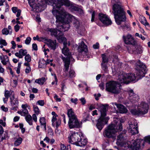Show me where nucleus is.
<instances>
[{
  "instance_id": "55",
  "label": "nucleus",
  "mask_w": 150,
  "mask_h": 150,
  "mask_svg": "<svg viewBox=\"0 0 150 150\" xmlns=\"http://www.w3.org/2000/svg\"><path fill=\"white\" fill-rule=\"evenodd\" d=\"M20 27L17 24L14 26V29L16 32H17L19 30Z\"/></svg>"
},
{
  "instance_id": "34",
  "label": "nucleus",
  "mask_w": 150,
  "mask_h": 150,
  "mask_svg": "<svg viewBox=\"0 0 150 150\" xmlns=\"http://www.w3.org/2000/svg\"><path fill=\"white\" fill-rule=\"evenodd\" d=\"M39 121L41 125L43 126V129L44 131H46V122L45 118L44 117L40 118V119Z\"/></svg>"
},
{
  "instance_id": "57",
  "label": "nucleus",
  "mask_w": 150,
  "mask_h": 150,
  "mask_svg": "<svg viewBox=\"0 0 150 150\" xmlns=\"http://www.w3.org/2000/svg\"><path fill=\"white\" fill-rule=\"evenodd\" d=\"M32 48L33 50H38V47L37 45L35 43H33L32 45Z\"/></svg>"
},
{
  "instance_id": "61",
  "label": "nucleus",
  "mask_w": 150,
  "mask_h": 150,
  "mask_svg": "<svg viewBox=\"0 0 150 150\" xmlns=\"http://www.w3.org/2000/svg\"><path fill=\"white\" fill-rule=\"evenodd\" d=\"M31 71V68L30 66L27 67L25 70V72L27 73H29Z\"/></svg>"
},
{
  "instance_id": "36",
  "label": "nucleus",
  "mask_w": 150,
  "mask_h": 150,
  "mask_svg": "<svg viewBox=\"0 0 150 150\" xmlns=\"http://www.w3.org/2000/svg\"><path fill=\"white\" fill-rule=\"evenodd\" d=\"M45 81V78L44 77H42L35 80V82L40 85H42Z\"/></svg>"
},
{
  "instance_id": "51",
  "label": "nucleus",
  "mask_w": 150,
  "mask_h": 150,
  "mask_svg": "<svg viewBox=\"0 0 150 150\" xmlns=\"http://www.w3.org/2000/svg\"><path fill=\"white\" fill-rule=\"evenodd\" d=\"M48 133L49 135H52L53 134V131L51 128H48Z\"/></svg>"
},
{
  "instance_id": "12",
  "label": "nucleus",
  "mask_w": 150,
  "mask_h": 150,
  "mask_svg": "<svg viewBox=\"0 0 150 150\" xmlns=\"http://www.w3.org/2000/svg\"><path fill=\"white\" fill-rule=\"evenodd\" d=\"M123 39L126 44L131 45L134 46H136L137 44L136 41L130 35H127L126 36L123 35Z\"/></svg>"
},
{
  "instance_id": "11",
  "label": "nucleus",
  "mask_w": 150,
  "mask_h": 150,
  "mask_svg": "<svg viewBox=\"0 0 150 150\" xmlns=\"http://www.w3.org/2000/svg\"><path fill=\"white\" fill-rule=\"evenodd\" d=\"M71 135L68 137L69 142L72 144L76 145L80 138V136L77 133L72 132Z\"/></svg>"
},
{
  "instance_id": "6",
  "label": "nucleus",
  "mask_w": 150,
  "mask_h": 150,
  "mask_svg": "<svg viewBox=\"0 0 150 150\" xmlns=\"http://www.w3.org/2000/svg\"><path fill=\"white\" fill-rule=\"evenodd\" d=\"M149 109L148 104L144 102H142L139 104L137 109L131 110V112L135 115H144L147 113Z\"/></svg>"
},
{
  "instance_id": "4",
  "label": "nucleus",
  "mask_w": 150,
  "mask_h": 150,
  "mask_svg": "<svg viewBox=\"0 0 150 150\" xmlns=\"http://www.w3.org/2000/svg\"><path fill=\"white\" fill-rule=\"evenodd\" d=\"M107 108V106L103 104H100L98 106V109L100 112L101 116L98 120L96 127L100 131L103 129L104 125L107 123L109 119L108 117H105L106 115Z\"/></svg>"
},
{
  "instance_id": "64",
  "label": "nucleus",
  "mask_w": 150,
  "mask_h": 150,
  "mask_svg": "<svg viewBox=\"0 0 150 150\" xmlns=\"http://www.w3.org/2000/svg\"><path fill=\"white\" fill-rule=\"evenodd\" d=\"M80 100L83 105H84L85 104L86 101L84 98H81Z\"/></svg>"
},
{
  "instance_id": "17",
  "label": "nucleus",
  "mask_w": 150,
  "mask_h": 150,
  "mask_svg": "<svg viewBox=\"0 0 150 150\" xmlns=\"http://www.w3.org/2000/svg\"><path fill=\"white\" fill-rule=\"evenodd\" d=\"M103 136L108 138L112 137V123H111L105 129L103 133Z\"/></svg>"
},
{
  "instance_id": "45",
  "label": "nucleus",
  "mask_w": 150,
  "mask_h": 150,
  "mask_svg": "<svg viewBox=\"0 0 150 150\" xmlns=\"http://www.w3.org/2000/svg\"><path fill=\"white\" fill-rule=\"evenodd\" d=\"M25 61L27 62H30L31 61V57L29 54H26L25 57Z\"/></svg>"
},
{
  "instance_id": "53",
  "label": "nucleus",
  "mask_w": 150,
  "mask_h": 150,
  "mask_svg": "<svg viewBox=\"0 0 150 150\" xmlns=\"http://www.w3.org/2000/svg\"><path fill=\"white\" fill-rule=\"evenodd\" d=\"M18 105H13V106H11L12 107L11 108V110H13L14 111H16L17 110Z\"/></svg>"
},
{
  "instance_id": "7",
  "label": "nucleus",
  "mask_w": 150,
  "mask_h": 150,
  "mask_svg": "<svg viewBox=\"0 0 150 150\" xmlns=\"http://www.w3.org/2000/svg\"><path fill=\"white\" fill-rule=\"evenodd\" d=\"M58 30V35L56 37L57 39L59 42H63V45H67V39L63 35L62 32L68 30L69 28L68 24H62V25L57 26Z\"/></svg>"
},
{
  "instance_id": "59",
  "label": "nucleus",
  "mask_w": 150,
  "mask_h": 150,
  "mask_svg": "<svg viewBox=\"0 0 150 150\" xmlns=\"http://www.w3.org/2000/svg\"><path fill=\"white\" fill-rule=\"evenodd\" d=\"M11 44H12V47L11 48L13 49H14L16 46V44L15 42L14 41H12L11 42Z\"/></svg>"
},
{
  "instance_id": "25",
  "label": "nucleus",
  "mask_w": 150,
  "mask_h": 150,
  "mask_svg": "<svg viewBox=\"0 0 150 150\" xmlns=\"http://www.w3.org/2000/svg\"><path fill=\"white\" fill-rule=\"evenodd\" d=\"M27 53V50H26L20 49L18 52L15 53V56L19 58H22L23 56L26 55Z\"/></svg>"
},
{
  "instance_id": "39",
  "label": "nucleus",
  "mask_w": 150,
  "mask_h": 150,
  "mask_svg": "<svg viewBox=\"0 0 150 150\" xmlns=\"http://www.w3.org/2000/svg\"><path fill=\"white\" fill-rule=\"evenodd\" d=\"M8 61V57L6 56H4L3 59L1 61V62L4 65H6L7 62Z\"/></svg>"
},
{
  "instance_id": "16",
  "label": "nucleus",
  "mask_w": 150,
  "mask_h": 150,
  "mask_svg": "<svg viewBox=\"0 0 150 150\" xmlns=\"http://www.w3.org/2000/svg\"><path fill=\"white\" fill-rule=\"evenodd\" d=\"M68 125L70 128H79L81 125L77 117L69 119Z\"/></svg>"
},
{
  "instance_id": "8",
  "label": "nucleus",
  "mask_w": 150,
  "mask_h": 150,
  "mask_svg": "<svg viewBox=\"0 0 150 150\" xmlns=\"http://www.w3.org/2000/svg\"><path fill=\"white\" fill-rule=\"evenodd\" d=\"M136 77L134 74H126L123 72L121 74L118 76V81L120 83L128 84L130 81H134Z\"/></svg>"
},
{
  "instance_id": "3",
  "label": "nucleus",
  "mask_w": 150,
  "mask_h": 150,
  "mask_svg": "<svg viewBox=\"0 0 150 150\" xmlns=\"http://www.w3.org/2000/svg\"><path fill=\"white\" fill-rule=\"evenodd\" d=\"M120 0H113V11L115 21L118 25L125 22L126 17L123 9L122 8Z\"/></svg>"
},
{
  "instance_id": "22",
  "label": "nucleus",
  "mask_w": 150,
  "mask_h": 150,
  "mask_svg": "<svg viewBox=\"0 0 150 150\" xmlns=\"http://www.w3.org/2000/svg\"><path fill=\"white\" fill-rule=\"evenodd\" d=\"M45 41L47 42V45L49 47L54 50L56 47V40L53 41L51 39H46Z\"/></svg>"
},
{
  "instance_id": "52",
  "label": "nucleus",
  "mask_w": 150,
  "mask_h": 150,
  "mask_svg": "<svg viewBox=\"0 0 150 150\" xmlns=\"http://www.w3.org/2000/svg\"><path fill=\"white\" fill-rule=\"evenodd\" d=\"M102 67V69L104 70L105 71H107V66L104 63H102L101 64Z\"/></svg>"
},
{
  "instance_id": "41",
  "label": "nucleus",
  "mask_w": 150,
  "mask_h": 150,
  "mask_svg": "<svg viewBox=\"0 0 150 150\" xmlns=\"http://www.w3.org/2000/svg\"><path fill=\"white\" fill-rule=\"evenodd\" d=\"M101 55L103 59V62L104 63L108 62V57L104 54H102Z\"/></svg>"
},
{
  "instance_id": "5",
  "label": "nucleus",
  "mask_w": 150,
  "mask_h": 150,
  "mask_svg": "<svg viewBox=\"0 0 150 150\" xmlns=\"http://www.w3.org/2000/svg\"><path fill=\"white\" fill-rule=\"evenodd\" d=\"M67 45H63V47L62 49V53L65 56H67L65 57L62 56L61 58L64 63V71L66 72L68 71L70 64V60L72 57L71 52L69 49L67 47Z\"/></svg>"
},
{
  "instance_id": "2",
  "label": "nucleus",
  "mask_w": 150,
  "mask_h": 150,
  "mask_svg": "<svg viewBox=\"0 0 150 150\" xmlns=\"http://www.w3.org/2000/svg\"><path fill=\"white\" fill-rule=\"evenodd\" d=\"M126 132V130H124L117 136V143L125 147L130 148L132 150H139L140 148L141 140L137 139L136 141L132 140L131 142L127 141Z\"/></svg>"
},
{
  "instance_id": "21",
  "label": "nucleus",
  "mask_w": 150,
  "mask_h": 150,
  "mask_svg": "<svg viewBox=\"0 0 150 150\" xmlns=\"http://www.w3.org/2000/svg\"><path fill=\"white\" fill-rule=\"evenodd\" d=\"M11 96H10V102L11 106L19 105L18 99L17 98H15V93L13 91H11Z\"/></svg>"
},
{
  "instance_id": "9",
  "label": "nucleus",
  "mask_w": 150,
  "mask_h": 150,
  "mask_svg": "<svg viewBox=\"0 0 150 150\" xmlns=\"http://www.w3.org/2000/svg\"><path fill=\"white\" fill-rule=\"evenodd\" d=\"M136 65L137 68L139 70L137 72V75L139 78L141 79L144 76L148 69L146 65L140 60L136 63Z\"/></svg>"
},
{
  "instance_id": "27",
  "label": "nucleus",
  "mask_w": 150,
  "mask_h": 150,
  "mask_svg": "<svg viewBox=\"0 0 150 150\" xmlns=\"http://www.w3.org/2000/svg\"><path fill=\"white\" fill-rule=\"evenodd\" d=\"M115 104L116 106L120 113H124L127 112V110L124 106L121 104H117L116 103H115Z\"/></svg>"
},
{
  "instance_id": "46",
  "label": "nucleus",
  "mask_w": 150,
  "mask_h": 150,
  "mask_svg": "<svg viewBox=\"0 0 150 150\" xmlns=\"http://www.w3.org/2000/svg\"><path fill=\"white\" fill-rule=\"evenodd\" d=\"M113 59H114L113 60H116V61L114 62V64H115V67L116 66V64H118L119 63L118 62V57L116 55H115V56H113Z\"/></svg>"
},
{
  "instance_id": "32",
  "label": "nucleus",
  "mask_w": 150,
  "mask_h": 150,
  "mask_svg": "<svg viewBox=\"0 0 150 150\" xmlns=\"http://www.w3.org/2000/svg\"><path fill=\"white\" fill-rule=\"evenodd\" d=\"M139 21L140 22L145 26H147L148 27H150V25L149 23L147 21L145 18L144 16H141L140 17Z\"/></svg>"
},
{
  "instance_id": "24",
  "label": "nucleus",
  "mask_w": 150,
  "mask_h": 150,
  "mask_svg": "<svg viewBox=\"0 0 150 150\" xmlns=\"http://www.w3.org/2000/svg\"><path fill=\"white\" fill-rule=\"evenodd\" d=\"M52 125L54 127L58 128L61 124V121L60 119H57L55 117H52Z\"/></svg>"
},
{
  "instance_id": "20",
  "label": "nucleus",
  "mask_w": 150,
  "mask_h": 150,
  "mask_svg": "<svg viewBox=\"0 0 150 150\" xmlns=\"http://www.w3.org/2000/svg\"><path fill=\"white\" fill-rule=\"evenodd\" d=\"M120 83L117 79V82L113 81V93L117 94L121 91Z\"/></svg>"
},
{
  "instance_id": "62",
  "label": "nucleus",
  "mask_w": 150,
  "mask_h": 150,
  "mask_svg": "<svg viewBox=\"0 0 150 150\" xmlns=\"http://www.w3.org/2000/svg\"><path fill=\"white\" fill-rule=\"evenodd\" d=\"M12 10L13 12L14 13H16L18 10L17 8L16 7H14L12 8Z\"/></svg>"
},
{
  "instance_id": "1",
  "label": "nucleus",
  "mask_w": 150,
  "mask_h": 150,
  "mask_svg": "<svg viewBox=\"0 0 150 150\" xmlns=\"http://www.w3.org/2000/svg\"><path fill=\"white\" fill-rule=\"evenodd\" d=\"M44 0L47 4L52 6V12L56 17L57 23H61L62 24H68L69 25V23L72 20L73 26L77 29L79 28L80 24L79 20L67 12L64 8L61 7L64 5L66 6H69L70 3L68 0Z\"/></svg>"
},
{
  "instance_id": "10",
  "label": "nucleus",
  "mask_w": 150,
  "mask_h": 150,
  "mask_svg": "<svg viewBox=\"0 0 150 150\" xmlns=\"http://www.w3.org/2000/svg\"><path fill=\"white\" fill-rule=\"evenodd\" d=\"M122 129V125L119 119L117 117L113 118V134L114 132L121 131Z\"/></svg>"
},
{
  "instance_id": "54",
  "label": "nucleus",
  "mask_w": 150,
  "mask_h": 150,
  "mask_svg": "<svg viewBox=\"0 0 150 150\" xmlns=\"http://www.w3.org/2000/svg\"><path fill=\"white\" fill-rule=\"evenodd\" d=\"M54 98L57 101L60 102L61 101V98H58V96L56 94H54Z\"/></svg>"
},
{
  "instance_id": "60",
  "label": "nucleus",
  "mask_w": 150,
  "mask_h": 150,
  "mask_svg": "<svg viewBox=\"0 0 150 150\" xmlns=\"http://www.w3.org/2000/svg\"><path fill=\"white\" fill-rule=\"evenodd\" d=\"M94 96L95 97V99L96 100H98V97L101 96V95L100 93H98L97 94H94Z\"/></svg>"
},
{
  "instance_id": "19",
  "label": "nucleus",
  "mask_w": 150,
  "mask_h": 150,
  "mask_svg": "<svg viewBox=\"0 0 150 150\" xmlns=\"http://www.w3.org/2000/svg\"><path fill=\"white\" fill-rule=\"evenodd\" d=\"M78 49L79 51L82 52H84L85 53L84 55L85 57L89 58L90 57L89 55L88 54V48L87 46L85 45L83 41H82L79 44Z\"/></svg>"
},
{
  "instance_id": "18",
  "label": "nucleus",
  "mask_w": 150,
  "mask_h": 150,
  "mask_svg": "<svg viewBox=\"0 0 150 150\" xmlns=\"http://www.w3.org/2000/svg\"><path fill=\"white\" fill-rule=\"evenodd\" d=\"M29 3L32 8L38 10L37 11L40 12L42 11L40 9L42 6L39 4L37 0H30L29 1Z\"/></svg>"
},
{
  "instance_id": "33",
  "label": "nucleus",
  "mask_w": 150,
  "mask_h": 150,
  "mask_svg": "<svg viewBox=\"0 0 150 150\" xmlns=\"http://www.w3.org/2000/svg\"><path fill=\"white\" fill-rule=\"evenodd\" d=\"M67 115L69 117V119L77 117L72 109L71 108L68 110Z\"/></svg>"
},
{
  "instance_id": "26",
  "label": "nucleus",
  "mask_w": 150,
  "mask_h": 150,
  "mask_svg": "<svg viewBox=\"0 0 150 150\" xmlns=\"http://www.w3.org/2000/svg\"><path fill=\"white\" fill-rule=\"evenodd\" d=\"M50 64V62L48 60H47L46 62L44 59H42L40 60L39 67L41 68H44L46 67L47 64Z\"/></svg>"
},
{
  "instance_id": "23",
  "label": "nucleus",
  "mask_w": 150,
  "mask_h": 150,
  "mask_svg": "<svg viewBox=\"0 0 150 150\" xmlns=\"http://www.w3.org/2000/svg\"><path fill=\"white\" fill-rule=\"evenodd\" d=\"M62 25V24H60V25H57V29H55L53 28H48L47 29V31L48 32H49L50 33V34L52 36H54V37L56 38L57 37L58 35V28H57V26H59Z\"/></svg>"
},
{
  "instance_id": "28",
  "label": "nucleus",
  "mask_w": 150,
  "mask_h": 150,
  "mask_svg": "<svg viewBox=\"0 0 150 150\" xmlns=\"http://www.w3.org/2000/svg\"><path fill=\"white\" fill-rule=\"evenodd\" d=\"M9 91L6 89L5 90L4 92V96L5 98H3V100L4 103H6L8 100V98L10 96H11V91Z\"/></svg>"
},
{
  "instance_id": "44",
  "label": "nucleus",
  "mask_w": 150,
  "mask_h": 150,
  "mask_svg": "<svg viewBox=\"0 0 150 150\" xmlns=\"http://www.w3.org/2000/svg\"><path fill=\"white\" fill-rule=\"evenodd\" d=\"M135 47L136 49V52L138 53H141L142 52V50L141 48V47L140 46H137L136 45Z\"/></svg>"
},
{
  "instance_id": "42",
  "label": "nucleus",
  "mask_w": 150,
  "mask_h": 150,
  "mask_svg": "<svg viewBox=\"0 0 150 150\" xmlns=\"http://www.w3.org/2000/svg\"><path fill=\"white\" fill-rule=\"evenodd\" d=\"M33 107L35 112L37 115H38L40 112V110L38 107L35 105H33Z\"/></svg>"
},
{
  "instance_id": "13",
  "label": "nucleus",
  "mask_w": 150,
  "mask_h": 150,
  "mask_svg": "<svg viewBox=\"0 0 150 150\" xmlns=\"http://www.w3.org/2000/svg\"><path fill=\"white\" fill-rule=\"evenodd\" d=\"M100 20L105 25H108L112 24V21L106 14L99 13L98 14Z\"/></svg>"
},
{
  "instance_id": "14",
  "label": "nucleus",
  "mask_w": 150,
  "mask_h": 150,
  "mask_svg": "<svg viewBox=\"0 0 150 150\" xmlns=\"http://www.w3.org/2000/svg\"><path fill=\"white\" fill-rule=\"evenodd\" d=\"M137 122H131L127 127L128 132L132 135L137 134L138 133V129Z\"/></svg>"
},
{
  "instance_id": "37",
  "label": "nucleus",
  "mask_w": 150,
  "mask_h": 150,
  "mask_svg": "<svg viewBox=\"0 0 150 150\" xmlns=\"http://www.w3.org/2000/svg\"><path fill=\"white\" fill-rule=\"evenodd\" d=\"M22 139L21 137H19L15 141L14 143L15 146H18L19 145L22 143Z\"/></svg>"
},
{
  "instance_id": "31",
  "label": "nucleus",
  "mask_w": 150,
  "mask_h": 150,
  "mask_svg": "<svg viewBox=\"0 0 150 150\" xmlns=\"http://www.w3.org/2000/svg\"><path fill=\"white\" fill-rule=\"evenodd\" d=\"M64 71L66 74L65 75H64V76L66 77L68 76L71 78L75 77L76 76L75 73L74 71L71 68L70 69L69 71V74L67 73L68 71L66 72H65Z\"/></svg>"
},
{
  "instance_id": "47",
  "label": "nucleus",
  "mask_w": 150,
  "mask_h": 150,
  "mask_svg": "<svg viewBox=\"0 0 150 150\" xmlns=\"http://www.w3.org/2000/svg\"><path fill=\"white\" fill-rule=\"evenodd\" d=\"M0 44L6 46L7 45V44L5 40L1 38L0 39Z\"/></svg>"
},
{
  "instance_id": "29",
  "label": "nucleus",
  "mask_w": 150,
  "mask_h": 150,
  "mask_svg": "<svg viewBox=\"0 0 150 150\" xmlns=\"http://www.w3.org/2000/svg\"><path fill=\"white\" fill-rule=\"evenodd\" d=\"M78 142L76 145V146H85L87 142V139H81L80 137L79 140H78Z\"/></svg>"
},
{
  "instance_id": "56",
  "label": "nucleus",
  "mask_w": 150,
  "mask_h": 150,
  "mask_svg": "<svg viewBox=\"0 0 150 150\" xmlns=\"http://www.w3.org/2000/svg\"><path fill=\"white\" fill-rule=\"evenodd\" d=\"M95 11H93L92 14V16L91 19V21L93 22L94 21L95 18Z\"/></svg>"
},
{
  "instance_id": "49",
  "label": "nucleus",
  "mask_w": 150,
  "mask_h": 150,
  "mask_svg": "<svg viewBox=\"0 0 150 150\" xmlns=\"http://www.w3.org/2000/svg\"><path fill=\"white\" fill-rule=\"evenodd\" d=\"M31 38L30 37H28L26 38L25 41V43L26 45H29L31 40Z\"/></svg>"
},
{
  "instance_id": "30",
  "label": "nucleus",
  "mask_w": 150,
  "mask_h": 150,
  "mask_svg": "<svg viewBox=\"0 0 150 150\" xmlns=\"http://www.w3.org/2000/svg\"><path fill=\"white\" fill-rule=\"evenodd\" d=\"M106 90L111 93H112V81H110L106 83Z\"/></svg>"
},
{
  "instance_id": "48",
  "label": "nucleus",
  "mask_w": 150,
  "mask_h": 150,
  "mask_svg": "<svg viewBox=\"0 0 150 150\" xmlns=\"http://www.w3.org/2000/svg\"><path fill=\"white\" fill-rule=\"evenodd\" d=\"M21 115H25L28 113V111L26 108L23 109L22 112H21Z\"/></svg>"
},
{
  "instance_id": "15",
  "label": "nucleus",
  "mask_w": 150,
  "mask_h": 150,
  "mask_svg": "<svg viewBox=\"0 0 150 150\" xmlns=\"http://www.w3.org/2000/svg\"><path fill=\"white\" fill-rule=\"evenodd\" d=\"M128 92L129 95L128 99L131 103L134 104L138 101L139 99V97L134 93L132 90H129Z\"/></svg>"
},
{
  "instance_id": "35",
  "label": "nucleus",
  "mask_w": 150,
  "mask_h": 150,
  "mask_svg": "<svg viewBox=\"0 0 150 150\" xmlns=\"http://www.w3.org/2000/svg\"><path fill=\"white\" fill-rule=\"evenodd\" d=\"M25 119L26 121L30 125H32V120L31 116L30 115H27L25 117Z\"/></svg>"
},
{
  "instance_id": "50",
  "label": "nucleus",
  "mask_w": 150,
  "mask_h": 150,
  "mask_svg": "<svg viewBox=\"0 0 150 150\" xmlns=\"http://www.w3.org/2000/svg\"><path fill=\"white\" fill-rule=\"evenodd\" d=\"M37 103L38 105L41 106H43L45 104L44 100H39L37 102Z\"/></svg>"
},
{
  "instance_id": "40",
  "label": "nucleus",
  "mask_w": 150,
  "mask_h": 150,
  "mask_svg": "<svg viewBox=\"0 0 150 150\" xmlns=\"http://www.w3.org/2000/svg\"><path fill=\"white\" fill-rule=\"evenodd\" d=\"M2 33L3 35H7L8 34H11V31H9L7 28H4L2 30Z\"/></svg>"
},
{
  "instance_id": "58",
  "label": "nucleus",
  "mask_w": 150,
  "mask_h": 150,
  "mask_svg": "<svg viewBox=\"0 0 150 150\" xmlns=\"http://www.w3.org/2000/svg\"><path fill=\"white\" fill-rule=\"evenodd\" d=\"M93 48L95 49H97L99 47V44L98 42L96 43L95 44L93 45Z\"/></svg>"
},
{
  "instance_id": "63",
  "label": "nucleus",
  "mask_w": 150,
  "mask_h": 150,
  "mask_svg": "<svg viewBox=\"0 0 150 150\" xmlns=\"http://www.w3.org/2000/svg\"><path fill=\"white\" fill-rule=\"evenodd\" d=\"M1 109L4 112H7L8 110V108H6L4 105H2L1 107Z\"/></svg>"
},
{
  "instance_id": "38",
  "label": "nucleus",
  "mask_w": 150,
  "mask_h": 150,
  "mask_svg": "<svg viewBox=\"0 0 150 150\" xmlns=\"http://www.w3.org/2000/svg\"><path fill=\"white\" fill-rule=\"evenodd\" d=\"M61 150H71V148L70 145H68L66 147L64 144H61L60 145Z\"/></svg>"
},
{
  "instance_id": "43",
  "label": "nucleus",
  "mask_w": 150,
  "mask_h": 150,
  "mask_svg": "<svg viewBox=\"0 0 150 150\" xmlns=\"http://www.w3.org/2000/svg\"><path fill=\"white\" fill-rule=\"evenodd\" d=\"M120 27L122 28L123 30H125V28L128 30H129L130 29L129 25L128 24H127L125 23V25H121Z\"/></svg>"
}]
</instances>
